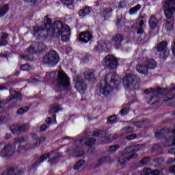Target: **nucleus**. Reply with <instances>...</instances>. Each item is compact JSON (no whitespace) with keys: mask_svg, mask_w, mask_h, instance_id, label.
<instances>
[{"mask_svg":"<svg viewBox=\"0 0 175 175\" xmlns=\"http://www.w3.org/2000/svg\"><path fill=\"white\" fill-rule=\"evenodd\" d=\"M97 87L100 95L107 98L114 90H118V75L114 72L106 74L105 80H101Z\"/></svg>","mask_w":175,"mask_h":175,"instance_id":"nucleus-1","label":"nucleus"},{"mask_svg":"<svg viewBox=\"0 0 175 175\" xmlns=\"http://www.w3.org/2000/svg\"><path fill=\"white\" fill-rule=\"evenodd\" d=\"M70 36V28L68 25H64L59 21L53 23V27L51 34L44 35V38L46 39H59L61 38L63 43H68Z\"/></svg>","mask_w":175,"mask_h":175,"instance_id":"nucleus-2","label":"nucleus"},{"mask_svg":"<svg viewBox=\"0 0 175 175\" xmlns=\"http://www.w3.org/2000/svg\"><path fill=\"white\" fill-rule=\"evenodd\" d=\"M156 139L162 140L164 147L175 146V129L170 131L169 129H161L154 133Z\"/></svg>","mask_w":175,"mask_h":175,"instance_id":"nucleus-3","label":"nucleus"},{"mask_svg":"<svg viewBox=\"0 0 175 175\" xmlns=\"http://www.w3.org/2000/svg\"><path fill=\"white\" fill-rule=\"evenodd\" d=\"M49 158H51L49 159ZM61 158V154L58 152H55V151H51L49 152L45 153L42 154L40 158L36 157L33 161L34 163L31 164V170L35 169L38 167L40 163L44 162V161H47L50 163V165H57L58 163V160Z\"/></svg>","mask_w":175,"mask_h":175,"instance_id":"nucleus-4","label":"nucleus"},{"mask_svg":"<svg viewBox=\"0 0 175 175\" xmlns=\"http://www.w3.org/2000/svg\"><path fill=\"white\" fill-rule=\"evenodd\" d=\"M42 62L44 65L55 68L59 63V54L54 50L50 51L43 57Z\"/></svg>","mask_w":175,"mask_h":175,"instance_id":"nucleus-5","label":"nucleus"},{"mask_svg":"<svg viewBox=\"0 0 175 175\" xmlns=\"http://www.w3.org/2000/svg\"><path fill=\"white\" fill-rule=\"evenodd\" d=\"M56 87L59 90L64 88L68 90L70 87V79L64 72H59L56 79Z\"/></svg>","mask_w":175,"mask_h":175,"instance_id":"nucleus-6","label":"nucleus"},{"mask_svg":"<svg viewBox=\"0 0 175 175\" xmlns=\"http://www.w3.org/2000/svg\"><path fill=\"white\" fill-rule=\"evenodd\" d=\"M137 80H139L137 75L131 73L126 74L122 79L124 88L125 90H129L131 87L135 88V85H137Z\"/></svg>","mask_w":175,"mask_h":175,"instance_id":"nucleus-7","label":"nucleus"},{"mask_svg":"<svg viewBox=\"0 0 175 175\" xmlns=\"http://www.w3.org/2000/svg\"><path fill=\"white\" fill-rule=\"evenodd\" d=\"M44 20H46V23H45L42 27H34L33 28V33L34 36H36V35H39V32H40V31H46L47 33H49V32H53V27L54 23H52L51 18H49V16H45Z\"/></svg>","mask_w":175,"mask_h":175,"instance_id":"nucleus-8","label":"nucleus"},{"mask_svg":"<svg viewBox=\"0 0 175 175\" xmlns=\"http://www.w3.org/2000/svg\"><path fill=\"white\" fill-rule=\"evenodd\" d=\"M94 137H103L100 141V144H111L113 142L111 139V134L107 135V131L103 129H98L92 134Z\"/></svg>","mask_w":175,"mask_h":175,"instance_id":"nucleus-9","label":"nucleus"},{"mask_svg":"<svg viewBox=\"0 0 175 175\" xmlns=\"http://www.w3.org/2000/svg\"><path fill=\"white\" fill-rule=\"evenodd\" d=\"M144 94H145L146 95H152V94H155V95H157V96H159V95L170 96L169 88H157L156 89L153 88H150L144 90Z\"/></svg>","mask_w":175,"mask_h":175,"instance_id":"nucleus-10","label":"nucleus"},{"mask_svg":"<svg viewBox=\"0 0 175 175\" xmlns=\"http://www.w3.org/2000/svg\"><path fill=\"white\" fill-rule=\"evenodd\" d=\"M103 65L112 70L117 69V68H118V59H116V57L112 55H107L104 58Z\"/></svg>","mask_w":175,"mask_h":175,"instance_id":"nucleus-11","label":"nucleus"},{"mask_svg":"<svg viewBox=\"0 0 175 175\" xmlns=\"http://www.w3.org/2000/svg\"><path fill=\"white\" fill-rule=\"evenodd\" d=\"M73 83L75 84V88L80 92V94H84L87 91V85L84 83V79L81 77L77 75L73 79Z\"/></svg>","mask_w":175,"mask_h":175,"instance_id":"nucleus-12","label":"nucleus"},{"mask_svg":"<svg viewBox=\"0 0 175 175\" xmlns=\"http://www.w3.org/2000/svg\"><path fill=\"white\" fill-rule=\"evenodd\" d=\"M157 51L161 53L159 58L164 61L169 57V51L167 50V42L162 41L158 44L157 46Z\"/></svg>","mask_w":175,"mask_h":175,"instance_id":"nucleus-13","label":"nucleus"},{"mask_svg":"<svg viewBox=\"0 0 175 175\" xmlns=\"http://www.w3.org/2000/svg\"><path fill=\"white\" fill-rule=\"evenodd\" d=\"M16 152V146L8 144L3 146L0 151L1 158H10Z\"/></svg>","mask_w":175,"mask_h":175,"instance_id":"nucleus-14","label":"nucleus"},{"mask_svg":"<svg viewBox=\"0 0 175 175\" xmlns=\"http://www.w3.org/2000/svg\"><path fill=\"white\" fill-rule=\"evenodd\" d=\"M59 110H62V107H61V105H55L54 107H52L49 109V114H51L52 118L48 117L45 120L46 124L50 125V124H51L52 122H57V115H55V113H58Z\"/></svg>","mask_w":175,"mask_h":175,"instance_id":"nucleus-15","label":"nucleus"},{"mask_svg":"<svg viewBox=\"0 0 175 175\" xmlns=\"http://www.w3.org/2000/svg\"><path fill=\"white\" fill-rule=\"evenodd\" d=\"M137 157H139V155H137V153H133L131 154V156H127L125 154H122L120 155V157L118 158V163H120L121 166L122 167H124L125 166V163L127 161H131V159H136V158H137Z\"/></svg>","mask_w":175,"mask_h":175,"instance_id":"nucleus-16","label":"nucleus"},{"mask_svg":"<svg viewBox=\"0 0 175 175\" xmlns=\"http://www.w3.org/2000/svg\"><path fill=\"white\" fill-rule=\"evenodd\" d=\"M142 148H143V146L140 144L131 145V146H127L124 150L123 154H124L127 157H131L129 154H132V152H133V154H135V152H137V151H140Z\"/></svg>","mask_w":175,"mask_h":175,"instance_id":"nucleus-17","label":"nucleus"},{"mask_svg":"<svg viewBox=\"0 0 175 175\" xmlns=\"http://www.w3.org/2000/svg\"><path fill=\"white\" fill-rule=\"evenodd\" d=\"M94 36L90 31H85L83 32L80 33L79 36V42H81L82 43H88L92 39Z\"/></svg>","mask_w":175,"mask_h":175,"instance_id":"nucleus-18","label":"nucleus"},{"mask_svg":"<svg viewBox=\"0 0 175 175\" xmlns=\"http://www.w3.org/2000/svg\"><path fill=\"white\" fill-rule=\"evenodd\" d=\"M124 40H125V37H124V35L120 33H117L112 38V42L116 47H120V46H121V43H122Z\"/></svg>","mask_w":175,"mask_h":175,"instance_id":"nucleus-19","label":"nucleus"},{"mask_svg":"<svg viewBox=\"0 0 175 175\" xmlns=\"http://www.w3.org/2000/svg\"><path fill=\"white\" fill-rule=\"evenodd\" d=\"M158 24H159L158 18H157L155 16L151 15L148 21V25L150 29H151L152 31H154V29H157V28H158Z\"/></svg>","mask_w":175,"mask_h":175,"instance_id":"nucleus-20","label":"nucleus"},{"mask_svg":"<svg viewBox=\"0 0 175 175\" xmlns=\"http://www.w3.org/2000/svg\"><path fill=\"white\" fill-rule=\"evenodd\" d=\"M12 133H17L18 132H25V125H12L10 127Z\"/></svg>","mask_w":175,"mask_h":175,"instance_id":"nucleus-21","label":"nucleus"},{"mask_svg":"<svg viewBox=\"0 0 175 175\" xmlns=\"http://www.w3.org/2000/svg\"><path fill=\"white\" fill-rule=\"evenodd\" d=\"M146 102L148 105H150L152 106L156 105V106H158L159 104V96H158V95L154 94L151 98H146Z\"/></svg>","mask_w":175,"mask_h":175,"instance_id":"nucleus-22","label":"nucleus"},{"mask_svg":"<svg viewBox=\"0 0 175 175\" xmlns=\"http://www.w3.org/2000/svg\"><path fill=\"white\" fill-rule=\"evenodd\" d=\"M136 69L141 75H147L148 73V68L146 64H138Z\"/></svg>","mask_w":175,"mask_h":175,"instance_id":"nucleus-23","label":"nucleus"},{"mask_svg":"<svg viewBox=\"0 0 175 175\" xmlns=\"http://www.w3.org/2000/svg\"><path fill=\"white\" fill-rule=\"evenodd\" d=\"M164 13L167 20H172V18H173V15L175 13V8H167L165 10Z\"/></svg>","mask_w":175,"mask_h":175,"instance_id":"nucleus-24","label":"nucleus"},{"mask_svg":"<svg viewBox=\"0 0 175 175\" xmlns=\"http://www.w3.org/2000/svg\"><path fill=\"white\" fill-rule=\"evenodd\" d=\"M84 79L86 81H89L90 83H94L95 81V74H94L93 71L88 72V74L84 73Z\"/></svg>","mask_w":175,"mask_h":175,"instance_id":"nucleus-25","label":"nucleus"},{"mask_svg":"<svg viewBox=\"0 0 175 175\" xmlns=\"http://www.w3.org/2000/svg\"><path fill=\"white\" fill-rule=\"evenodd\" d=\"M74 152L77 157V158H81V157H84L85 155V152L81 148V147L77 146L74 149Z\"/></svg>","mask_w":175,"mask_h":175,"instance_id":"nucleus-26","label":"nucleus"},{"mask_svg":"<svg viewBox=\"0 0 175 175\" xmlns=\"http://www.w3.org/2000/svg\"><path fill=\"white\" fill-rule=\"evenodd\" d=\"M92 9V8H91L90 7H85L83 9L79 10L78 13L79 16L84 17L85 16H88V14H90V13H91Z\"/></svg>","mask_w":175,"mask_h":175,"instance_id":"nucleus-27","label":"nucleus"},{"mask_svg":"<svg viewBox=\"0 0 175 175\" xmlns=\"http://www.w3.org/2000/svg\"><path fill=\"white\" fill-rule=\"evenodd\" d=\"M151 151L152 153L155 152L157 154H162V147L161 146V144H155L153 145Z\"/></svg>","mask_w":175,"mask_h":175,"instance_id":"nucleus-28","label":"nucleus"},{"mask_svg":"<svg viewBox=\"0 0 175 175\" xmlns=\"http://www.w3.org/2000/svg\"><path fill=\"white\" fill-rule=\"evenodd\" d=\"M44 142H46V137L44 136L33 138V143L35 146H40V144L44 143Z\"/></svg>","mask_w":175,"mask_h":175,"instance_id":"nucleus-29","label":"nucleus"},{"mask_svg":"<svg viewBox=\"0 0 175 175\" xmlns=\"http://www.w3.org/2000/svg\"><path fill=\"white\" fill-rule=\"evenodd\" d=\"M96 143V139L92 137V138H88L86 141L85 142V145L87 147H89V148H92V146Z\"/></svg>","mask_w":175,"mask_h":175,"instance_id":"nucleus-30","label":"nucleus"},{"mask_svg":"<svg viewBox=\"0 0 175 175\" xmlns=\"http://www.w3.org/2000/svg\"><path fill=\"white\" fill-rule=\"evenodd\" d=\"M148 122L147 120L138 121L135 122L136 127L139 129H144L147 128Z\"/></svg>","mask_w":175,"mask_h":175,"instance_id":"nucleus-31","label":"nucleus"},{"mask_svg":"<svg viewBox=\"0 0 175 175\" xmlns=\"http://www.w3.org/2000/svg\"><path fill=\"white\" fill-rule=\"evenodd\" d=\"M146 67L148 69H155L157 68V62L155 60L151 59L148 61V64H146Z\"/></svg>","mask_w":175,"mask_h":175,"instance_id":"nucleus-32","label":"nucleus"},{"mask_svg":"<svg viewBox=\"0 0 175 175\" xmlns=\"http://www.w3.org/2000/svg\"><path fill=\"white\" fill-rule=\"evenodd\" d=\"M85 163V161L84 160H79L74 165V170H79L84 166V164Z\"/></svg>","mask_w":175,"mask_h":175,"instance_id":"nucleus-33","label":"nucleus"},{"mask_svg":"<svg viewBox=\"0 0 175 175\" xmlns=\"http://www.w3.org/2000/svg\"><path fill=\"white\" fill-rule=\"evenodd\" d=\"M9 12V5L5 4L3 7H0V17H3L4 14H6Z\"/></svg>","mask_w":175,"mask_h":175,"instance_id":"nucleus-34","label":"nucleus"},{"mask_svg":"<svg viewBox=\"0 0 175 175\" xmlns=\"http://www.w3.org/2000/svg\"><path fill=\"white\" fill-rule=\"evenodd\" d=\"M23 96V94L21 92H16L14 91V94L12 96L11 98L8 99V100H12V99H17V100H21V97Z\"/></svg>","mask_w":175,"mask_h":175,"instance_id":"nucleus-35","label":"nucleus"},{"mask_svg":"<svg viewBox=\"0 0 175 175\" xmlns=\"http://www.w3.org/2000/svg\"><path fill=\"white\" fill-rule=\"evenodd\" d=\"M117 115H113L108 118L107 122L109 125H113V124H116L117 122Z\"/></svg>","mask_w":175,"mask_h":175,"instance_id":"nucleus-36","label":"nucleus"},{"mask_svg":"<svg viewBox=\"0 0 175 175\" xmlns=\"http://www.w3.org/2000/svg\"><path fill=\"white\" fill-rule=\"evenodd\" d=\"M125 25V19L121 16L120 18H118L116 22V26L118 28H122V27H124Z\"/></svg>","mask_w":175,"mask_h":175,"instance_id":"nucleus-37","label":"nucleus"},{"mask_svg":"<svg viewBox=\"0 0 175 175\" xmlns=\"http://www.w3.org/2000/svg\"><path fill=\"white\" fill-rule=\"evenodd\" d=\"M165 29H167V32H170V31H173L174 29V27L173 26V22L167 21L165 23Z\"/></svg>","mask_w":175,"mask_h":175,"instance_id":"nucleus-38","label":"nucleus"},{"mask_svg":"<svg viewBox=\"0 0 175 175\" xmlns=\"http://www.w3.org/2000/svg\"><path fill=\"white\" fill-rule=\"evenodd\" d=\"M29 110V107H23L20 108L17 111L16 114L18 116H23V114H25V113H27Z\"/></svg>","mask_w":175,"mask_h":175,"instance_id":"nucleus-39","label":"nucleus"},{"mask_svg":"<svg viewBox=\"0 0 175 175\" xmlns=\"http://www.w3.org/2000/svg\"><path fill=\"white\" fill-rule=\"evenodd\" d=\"M140 9H142V5L140 4H137L136 6L133 7L130 9L129 13L130 14L137 13V12H139Z\"/></svg>","mask_w":175,"mask_h":175,"instance_id":"nucleus-40","label":"nucleus"},{"mask_svg":"<svg viewBox=\"0 0 175 175\" xmlns=\"http://www.w3.org/2000/svg\"><path fill=\"white\" fill-rule=\"evenodd\" d=\"M170 6H175V0H166L164 3V8H169Z\"/></svg>","mask_w":175,"mask_h":175,"instance_id":"nucleus-41","label":"nucleus"},{"mask_svg":"<svg viewBox=\"0 0 175 175\" xmlns=\"http://www.w3.org/2000/svg\"><path fill=\"white\" fill-rule=\"evenodd\" d=\"M154 163H157L159 166H162L163 165V163L165 162V158L161 157L159 158H157L154 161Z\"/></svg>","mask_w":175,"mask_h":175,"instance_id":"nucleus-42","label":"nucleus"},{"mask_svg":"<svg viewBox=\"0 0 175 175\" xmlns=\"http://www.w3.org/2000/svg\"><path fill=\"white\" fill-rule=\"evenodd\" d=\"M36 45L38 46V53H43V51H44V49H46L45 43L38 42Z\"/></svg>","mask_w":175,"mask_h":175,"instance_id":"nucleus-43","label":"nucleus"},{"mask_svg":"<svg viewBox=\"0 0 175 175\" xmlns=\"http://www.w3.org/2000/svg\"><path fill=\"white\" fill-rule=\"evenodd\" d=\"M120 148V145L116 144L109 147V152H116Z\"/></svg>","mask_w":175,"mask_h":175,"instance_id":"nucleus-44","label":"nucleus"},{"mask_svg":"<svg viewBox=\"0 0 175 175\" xmlns=\"http://www.w3.org/2000/svg\"><path fill=\"white\" fill-rule=\"evenodd\" d=\"M151 160V157H144L141 161L140 163L142 165H147V163H150V161Z\"/></svg>","mask_w":175,"mask_h":175,"instance_id":"nucleus-45","label":"nucleus"},{"mask_svg":"<svg viewBox=\"0 0 175 175\" xmlns=\"http://www.w3.org/2000/svg\"><path fill=\"white\" fill-rule=\"evenodd\" d=\"M27 51L28 54L30 55H33L34 54H38V52L34 49L33 46L31 45L29 47L27 48Z\"/></svg>","mask_w":175,"mask_h":175,"instance_id":"nucleus-46","label":"nucleus"},{"mask_svg":"<svg viewBox=\"0 0 175 175\" xmlns=\"http://www.w3.org/2000/svg\"><path fill=\"white\" fill-rule=\"evenodd\" d=\"M0 105H2V100H0ZM0 122H3L5 121V119L6 118V116H3L2 113V110H3V107L0 105Z\"/></svg>","mask_w":175,"mask_h":175,"instance_id":"nucleus-47","label":"nucleus"},{"mask_svg":"<svg viewBox=\"0 0 175 175\" xmlns=\"http://www.w3.org/2000/svg\"><path fill=\"white\" fill-rule=\"evenodd\" d=\"M175 99V94L173 95L172 97H165L163 99V102L164 103H171L172 100Z\"/></svg>","mask_w":175,"mask_h":175,"instance_id":"nucleus-48","label":"nucleus"},{"mask_svg":"<svg viewBox=\"0 0 175 175\" xmlns=\"http://www.w3.org/2000/svg\"><path fill=\"white\" fill-rule=\"evenodd\" d=\"M134 130L135 129L132 126H129L123 129V131L125 132V133H132Z\"/></svg>","mask_w":175,"mask_h":175,"instance_id":"nucleus-49","label":"nucleus"},{"mask_svg":"<svg viewBox=\"0 0 175 175\" xmlns=\"http://www.w3.org/2000/svg\"><path fill=\"white\" fill-rule=\"evenodd\" d=\"M95 50L98 53H102L103 51V44L102 43L97 44L96 46L95 47Z\"/></svg>","mask_w":175,"mask_h":175,"instance_id":"nucleus-50","label":"nucleus"},{"mask_svg":"<svg viewBox=\"0 0 175 175\" xmlns=\"http://www.w3.org/2000/svg\"><path fill=\"white\" fill-rule=\"evenodd\" d=\"M137 135L135 134V133H132V134H130V135H128L126 137V140H135V139H137Z\"/></svg>","mask_w":175,"mask_h":175,"instance_id":"nucleus-51","label":"nucleus"},{"mask_svg":"<svg viewBox=\"0 0 175 175\" xmlns=\"http://www.w3.org/2000/svg\"><path fill=\"white\" fill-rule=\"evenodd\" d=\"M143 175H151V168H144Z\"/></svg>","mask_w":175,"mask_h":175,"instance_id":"nucleus-52","label":"nucleus"},{"mask_svg":"<svg viewBox=\"0 0 175 175\" xmlns=\"http://www.w3.org/2000/svg\"><path fill=\"white\" fill-rule=\"evenodd\" d=\"M31 66L28 64H23L21 66V70H29Z\"/></svg>","mask_w":175,"mask_h":175,"instance_id":"nucleus-53","label":"nucleus"},{"mask_svg":"<svg viewBox=\"0 0 175 175\" xmlns=\"http://www.w3.org/2000/svg\"><path fill=\"white\" fill-rule=\"evenodd\" d=\"M121 116H126L128 113H129V109L128 108H124L120 111Z\"/></svg>","mask_w":175,"mask_h":175,"instance_id":"nucleus-54","label":"nucleus"},{"mask_svg":"<svg viewBox=\"0 0 175 175\" xmlns=\"http://www.w3.org/2000/svg\"><path fill=\"white\" fill-rule=\"evenodd\" d=\"M53 76H54V72H46V77L48 79V80H51L53 79Z\"/></svg>","mask_w":175,"mask_h":175,"instance_id":"nucleus-55","label":"nucleus"},{"mask_svg":"<svg viewBox=\"0 0 175 175\" xmlns=\"http://www.w3.org/2000/svg\"><path fill=\"white\" fill-rule=\"evenodd\" d=\"M47 128H49V126H47L46 124H43L40 126V132H44Z\"/></svg>","mask_w":175,"mask_h":175,"instance_id":"nucleus-56","label":"nucleus"},{"mask_svg":"<svg viewBox=\"0 0 175 175\" xmlns=\"http://www.w3.org/2000/svg\"><path fill=\"white\" fill-rule=\"evenodd\" d=\"M17 83H18V81H16V80H13V81H11L7 83H5V86L7 87V85H16V84H17Z\"/></svg>","mask_w":175,"mask_h":175,"instance_id":"nucleus-57","label":"nucleus"},{"mask_svg":"<svg viewBox=\"0 0 175 175\" xmlns=\"http://www.w3.org/2000/svg\"><path fill=\"white\" fill-rule=\"evenodd\" d=\"M108 159V157H103L98 160V162L99 163H105V162H107Z\"/></svg>","mask_w":175,"mask_h":175,"instance_id":"nucleus-58","label":"nucleus"},{"mask_svg":"<svg viewBox=\"0 0 175 175\" xmlns=\"http://www.w3.org/2000/svg\"><path fill=\"white\" fill-rule=\"evenodd\" d=\"M36 44H38V42H34L31 44V46L33 48H34L35 51L37 52V53H38V46H37Z\"/></svg>","mask_w":175,"mask_h":175,"instance_id":"nucleus-59","label":"nucleus"},{"mask_svg":"<svg viewBox=\"0 0 175 175\" xmlns=\"http://www.w3.org/2000/svg\"><path fill=\"white\" fill-rule=\"evenodd\" d=\"M90 61V57H88V55H85V56L81 59V62L84 64H87Z\"/></svg>","mask_w":175,"mask_h":175,"instance_id":"nucleus-60","label":"nucleus"},{"mask_svg":"<svg viewBox=\"0 0 175 175\" xmlns=\"http://www.w3.org/2000/svg\"><path fill=\"white\" fill-rule=\"evenodd\" d=\"M161 171L159 170H151V175H160Z\"/></svg>","mask_w":175,"mask_h":175,"instance_id":"nucleus-61","label":"nucleus"},{"mask_svg":"<svg viewBox=\"0 0 175 175\" xmlns=\"http://www.w3.org/2000/svg\"><path fill=\"white\" fill-rule=\"evenodd\" d=\"M6 44H8V40L1 38L0 39V46H6Z\"/></svg>","mask_w":175,"mask_h":175,"instance_id":"nucleus-62","label":"nucleus"},{"mask_svg":"<svg viewBox=\"0 0 175 175\" xmlns=\"http://www.w3.org/2000/svg\"><path fill=\"white\" fill-rule=\"evenodd\" d=\"M64 3L66 4L67 6H70L71 3H73L74 0H64Z\"/></svg>","mask_w":175,"mask_h":175,"instance_id":"nucleus-63","label":"nucleus"},{"mask_svg":"<svg viewBox=\"0 0 175 175\" xmlns=\"http://www.w3.org/2000/svg\"><path fill=\"white\" fill-rule=\"evenodd\" d=\"M171 47L172 51L175 57V40H174V41L172 42Z\"/></svg>","mask_w":175,"mask_h":175,"instance_id":"nucleus-64","label":"nucleus"}]
</instances>
